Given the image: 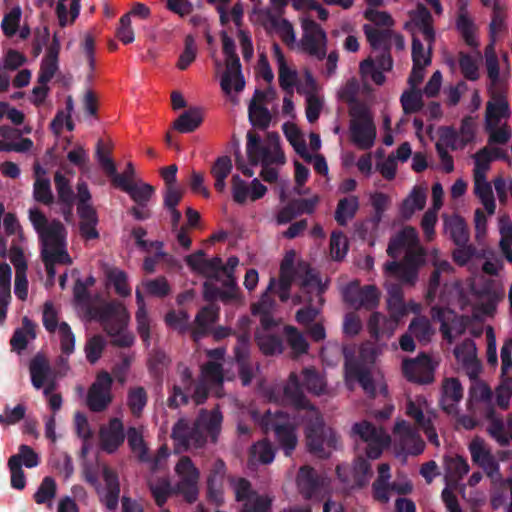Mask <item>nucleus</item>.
Masks as SVG:
<instances>
[{"label":"nucleus","instance_id":"5","mask_svg":"<svg viewBox=\"0 0 512 512\" xmlns=\"http://www.w3.org/2000/svg\"><path fill=\"white\" fill-rule=\"evenodd\" d=\"M301 376L302 383L300 384L296 373L292 372L289 375L288 382L284 387V394L287 401L294 406L308 408L309 404L302 393L301 386L313 394L321 395L326 392L327 384L324 376L312 367L303 369Z\"/></svg>","mask_w":512,"mask_h":512},{"label":"nucleus","instance_id":"13","mask_svg":"<svg viewBox=\"0 0 512 512\" xmlns=\"http://www.w3.org/2000/svg\"><path fill=\"white\" fill-rule=\"evenodd\" d=\"M230 485L235 498L243 503L241 512H268L272 497L269 494H258L251 489L249 481L244 478H231Z\"/></svg>","mask_w":512,"mask_h":512},{"label":"nucleus","instance_id":"4","mask_svg":"<svg viewBox=\"0 0 512 512\" xmlns=\"http://www.w3.org/2000/svg\"><path fill=\"white\" fill-rule=\"evenodd\" d=\"M223 52L225 55V70L222 73L220 86L224 93L234 103H238L237 94L245 87V79L241 71L239 58L235 53L234 41L226 31L221 32Z\"/></svg>","mask_w":512,"mask_h":512},{"label":"nucleus","instance_id":"22","mask_svg":"<svg viewBox=\"0 0 512 512\" xmlns=\"http://www.w3.org/2000/svg\"><path fill=\"white\" fill-rule=\"evenodd\" d=\"M204 298L209 301L221 300L223 303L243 304V296L236 279L225 278L223 289L216 287L212 282L206 281L203 285Z\"/></svg>","mask_w":512,"mask_h":512},{"label":"nucleus","instance_id":"60","mask_svg":"<svg viewBox=\"0 0 512 512\" xmlns=\"http://www.w3.org/2000/svg\"><path fill=\"white\" fill-rule=\"evenodd\" d=\"M127 442L133 453L137 454L141 462H150L148 448L146 447L143 436L135 427H130L127 431Z\"/></svg>","mask_w":512,"mask_h":512},{"label":"nucleus","instance_id":"8","mask_svg":"<svg viewBox=\"0 0 512 512\" xmlns=\"http://www.w3.org/2000/svg\"><path fill=\"white\" fill-rule=\"evenodd\" d=\"M247 155L253 165L262 163L263 165L284 164L285 156L279 145V136L277 134H268L264 143L253 133L247 134Z\"/></svg>","mask_w":512,"mask_h":512},{"label":"nucleus","instance_id":"50","mask_svg":"<svg viewBox=\"0 0 512 512\" xmlns=\"http://www.w3.org/2000/svg\"><path fill=\"white\" fill-rule=\"evenodd\" d=\"M498 149H488L487 147L479 150L474 156L473 178H486L490 169L491 161L498 157Z\"/></svg>","mask_w":512,"mask_h":512},{"label":"nucleus","instance_id":"34","mask_svg":"<svg viewBox=\"0 0 512 512\" xmlns=\"http://www.w3.org/2000/svg\"><path fill=\"white\" fill-rule=\"evenodd\" d=\"M399 321L392 316H385L379 312L371 314L367 327L370 334L376 338H390L397 329Z\"/></svg>","mask_w":512,"mask_h":512},{"label":"nucleus","instance_id":"48","mask_svg":"<svg viewBox=\"0 0 512 512\" xmlns=\"http://www.w3.org/2000/svg\"><path fill=\"white\" fill-rule=\"evenodd\" d=\"M300 286L304 292L310 294L311 296L307 299H302V296H297L294 299L296 304H299L303 301H312V296L320 298L321 293L323 292V287L320 280L318 279L316 273L311 269H307L305 271V275L301 277Z\"/></svg>","mask_w":512,"mask_h":512},{"label":"nucleus","instance_id":"21","mask_svg":"<svg viewBox=\"0 0 512 512\" xmlns=\"http://www.w3.org/2000/svg\"><path fill=\"white\" fill-rule=\"evenodd\" d=\"M255 14L261 26L266 29H273L289 47L294 48L298 46L299 42L296 40L295 30L288 20L275 16L271 12L260 11L259 9L255 10Z\"/></svg>","mask_w":512,"mask_h":512},{"label":"nucleus","instance_id":"28","mask_svg":"<svg viewBox=\"0 0 512 512\" xmlns=\"http://www.w3.org/2000/svg\"><path fill=\"white\" fill-rule=\"evenodd\" d=\"M272 53L278 69L280 87L288 94H293L294 87L300 77L297 70L288 63L278 44L273 45Z\"/></svg>","mask_w":512,"mask_h":512},{"label":"nucleus","instance_id":"18","mask_svg":"<svg viewBox=\"0 0 512 512\" xmlns=\"http://www.w3.org/2000/svg\"><path fill=\"white\" fill-rule=\"evenodd\" d=\"M409 20L404 27L411 32L412 38H422L425 42L435 41V31L430 12L422 4L408 13Z\"/></svg>","mask_w":512,"mask_h":512},{"label":"nucleus","instance_id":"19","mask_svg":"<svg viewBox=\"0 0 512 512\" xmlns=\"http://www.w3.org/2000/svg\"><path fill=\"white\" fill-rule=\"evenodd\" d=\"M343 297L356 309H373L379 304L380 292L373 285L360 287L358 282H351L344 288Z\"/></svg>","mask_w":512,"mask_h":512},{"label":"nucleus","instance_id":"45","mask_svg":"<svg viewBox=\"0 0 512 512\" xmlns=\"http://www.w3.org/2000/svg\"><path fill=\"white\" fill-rule=\"evenodd\" d=\"M103 478L106 485V493L104 496V504L107 509L115 510L118 506L120 485L117 474L109 469L104 468Z\"/></svg>","mask_w":512,"mask_h":512},{"label":"nucleus","instance_id":"2","mask_svg":"<svg viewBox=\"0 0 512 512\" xmlns=\"http://www.w3.org/2000/svg\"><path fill=\"white\" fill-rule=\"evenodd\" d=\"M387 253L392 258L404 254V260L401 263H387L386 273L402 282L413 284L417 268L424 262V252L419 244L417 231L413 227L403 228L391 239Z\"/></svg>","mask_w":512,"mask_h":512},{"label":"nucleus","instance_id":"54","mask_svg":"<svg viewBox=\"0 0 512 512\" xmlns=\"http://www.w3.org/2000/svg\"><path fill=\"white\" fill-rule=\"evenodd\" d=\"M408 330L417 341L423 344L428 343L434 335V329L429 319L425 317L414 318L409 324Z\"/></svg>","mask_w":512,"mask_h":512},{"label":"nucleus","instance_id":"47","mask_svg":"<svg viewBox=\"0 0 512 512\" xmlns=\"http://www.w3.org/2000/svg\"><path fill=\"white\" fill-rule=\"evenodd\" d=\"M474 193L480 199L482 205L489 215H493L496 210V203L491 184L486 178H473Z\"/></svg>","mask_w":512,"mask_h":512},{"label":"nucleus","instance_id":"15","mask_svg":"<svg viewBox=\"0 0 512 512\" xmlns=\"http://www.w3.org/2000/svg\"><path fill=\"white\" fill-rule=\"evenodd\" d=\"M209 3L215 4L217 11L220 15V21L222 25H226L230 21H233L236 27L240 28L243 17V7L241 3L233 5L230 11L225 9V6L230 0H207ZM238 39L242 49V54L245 60H250L253 56V46L250 35L242 30H238Z\"/></svg>","mask_w":512,"mask_h":512},{"label":"nucleus","instance_id":"14","mask_svg":"<svg viewBox=\"0 0 512 512\" xmlns=\"http://www.w3.org/2000/svg\"><path fill=\"white\" fill-rule=\"evenodd\" d=\"M175 474L178 478L176 485L177 491L182 494L188 502H195L199 494V469L189 457L183 456L175 465Z\"/></svg>","mask_w":512,"mask_h":512},{"label":"nucleus","instance_id":"62","mask_svg":"<svg viewBox=\"0 0 512 512\" xmlns=\"http://www.w3.org/2000/svg\"><path fill=\"white\" fill-rule=\"evenodd\" d=\"M197 53L198 48L195 38L192 35H187L184 40V49L179 55L176 67L181 71L186 70L195 61Z\"/></svg>","mask_w":512,"mask_h":512},{"label":"nucleus","instance_id":"61","mask_svg":"<svg viewBox=\"0 0 512 512\" xmlns=\"http://www.w3.org/2000/svg\"><path fill=\"white\" fill-rule=\"evenodd\" d=\"M54 182L58 194V201L65 204L70 211L75 195L70 186L69 180L60 172H56L54 175Z\"/></svg>","mask_w":512,"mask_h":512},{"label":"nucleus","instance_id":"12","mask_svg":"<svg viewBox=\"0 0 512 512\" xmlns=\"http://www.w3.org/2000/svg\"><path fill=\"white\" fill-rule=\"evenodd\" d=\"M354 436L361 439L365 444L366 454L370 459H377L384 448L391 442L390 436L381 428L363 420L352 426Z\"/></svg>","mask_w":512,"mask_h":512},{"label":"nucleus","instance_id":"6","mask_svg":"<svg viewBox=\"0 0 512 512\" xmlns=\"http://www.w3.org/2000/svg\"><path fill=\"white\" fill-rule=\"evenodd\" d=\"M307 413L306 438L310 452L320 458L330 456L338 441L335 432L324 426L318 411L311 408Z\"/></svg>","mask_w":512,"mask_h":512},{"label":"nucleus","instance_id":"36","mask_svg":"<svg viewBox=\"0 0 512 512\" xmlns=\"http://www.w3.org/2000/svg\"><path fill=\"white\" fill-rule=\"evenodd\" d=\"M225 471V463L222 460H216L207 477V496L217 505L223 502L222 480Z\"/></svg>","mask_w":512,"mask_h":512},{"label":"nucleus","instance_id":"25","mask_svg":"<svg viewBox=\"0 0 512 512\" xmlns=\"http://www.w3.org/2000/svg\"><path fill=\"white\" fill-rule=\"evenodd\" d=\"M454 355L458 364L471 378L478 377L481 371L480 361L477 357V349L472 340H465L454 349Z\"/></svg>","mask_w":512,"mask_h":512},{"label":"nucleus","instance_id":"29","mask_svg":"<svg viewBox=\"0 0 512 512\" xmlns=\"http://www.w3.org/2000/svg\"><path fill=\"white\" fill-rule=\"evenodd\" d=\"M101 449L108 454L114 453L124 442V426L120 419L112 418L107 427L99 431Z\"/></svg>","mask_w":512,"mask_h":512},{"label":"nucleus","instance_id":"33","mask_svg":"<svg viewBox=\"0 0 512 512\" xmlns=\"http://www.w3.org/2000/svg\"><path fill=\"white\" fill-rule=\"evenodd\" d=\"M458 14L456 20L457 30L460 32L465 42L470 46L478 44L476 39V25L468 10V0H458Z\"/></svg>","mask_w":512,"mask_h":512},{"label":"nucleus","instance_id":"23","mask_svg":"<svg viewBox=\"0 0 512 512\" xmlns=\"http://www.w3.org/2000/svg\"><path fill=\"white\" fill-rule=\"evenodd\" d=\"M188 266L196 273L211 280H221L222 259L214 257L207 259L203 251L199 250L186 257Z\"/></svg>","mask_w":512,"mask_h":512},{"label":"nucleus","instance_id":"38","mask_svg":"<svg viewBox=\"0 0 512 512\" xmlns=\"http://www.w3.org/2000/svg\"><path fill=\"white\" fill-rule=\"evenodd\" d=\"M248 356V336L241 335L239 337V344L235 348V357L239 364V373L242 384L245 386L250 384L254 376V370L255 368H258L257 366L249 363Z\"/></svg>","mask_w":512,"mask_h":512},{"label":"nucleus","instance_id":"11","mask_svg":"<svg viewBox=\"0 0 512 512\" xmlns=\"http://www.w3.org/2000/svg\"><path fill=\"white\" fill-rule=\"evenodd\" d=\"M302 37L298 46L310 56L322 60L327 54V35L325 31L314 20L309 17H302Z\"/></svg>","mask_w":512,"mask_h":512},{"label":"nucleus","instance_id":"63","mask_svg":"<svg viewBox=\"0 0 512 512\" xmlns=\"http://www.w3.org/2000/svg\"><path fill=\"white\" fill-rule=\"evenodd\" d=\"M500 249L508 262H512V223L508 218L502 217L500 219Z\"/></svg>","mask_w":512,"mask_h":512},{"label":"nucleus","instance_id":"10","mask_svg":"<svg viewBox=\"0 0 512 512\" xmlns=\"http://www.w3.org/2000/svg\"><path fill=\"white\" fill-rule=\"evenodd\" d=\"M261 424L266 431L275 432L280 447L286 456H290L298 442L295 427L290 419L282 413L268 411L263 415Z\"/></svg>","mask_w":512,"mask_h":512},{"label":"nucleus","instance_id":"31","mask_svg":"<svg viewBox=\"0 0 512 512\" xmlns=\"http://www.w3.org/2000/svg\"><path fill=\"white\" fill-rule=\"evenodd\" d=\"M468 449L472 461L482 467L489 476L498 473L499 466L483 439L475 437L469 443Z\"/></svg>","mask_w":512,"mask_h":512},{"label":"nucleus","instance_id":"40","mask_svg":"<svg viewBox=\"0 0 512 512\" xmlns=\"http://www.w3.org/2000/svg\"><path fill=\"white\" fill-rule=\"evenodd\" d=\"M266 98V94L261 91H255L253 98L249 104V119L252 125L265 128L269 125L271 115L267 108L264 107L263 103Z\"/></svg>","mask_w":512,"mask_h":512},{"label":"nucleus","instance_id":"51","mask_svg":"<svg viewBox=\"0 0 512 512\" xmlns=\"http://www.w3.org/2000/svg\"><path fill=\"white\" fill-rule=\"evenodd\" d=\"M202 114L197 109L183 112L173 124V128L180 133H190L196 130L202 123Z\"/></svg>","mask_w":512,"mask_h":512},{"label":"nucleus","instance_id":"52","mask_svg":"<svg viewBox=\"0 0 512 512\" xmlns=\"http://www.w3.org/2000/svg\"><path fill=\"white\" fill-rule=\"evenodd\" d=\"M183 196L181 186L166 187L164 195V205L168 209L173 227H176L181 219V213L176 209V205Z\"/></svg>","mask_w":512,"mask_h":512},{"label":"nucleus","instance_id":"64","mask_svg":"<svg viewBox=\"0 0 512 512\" xmlns=\"http://www.w3.org/2000/svg\"><path fill=\"white\" fill-rule=\"evenodd\" d=\"M123 191L128 193L130 197L138 204V205H146L148 200L150 199L152 193L154 192V187L149 184H137L134 183L132 185H126L123 182Z\"/></svg>","mask_w":512,"mask_h":512},{"label":"nucleus","instance_id":"27","mask_svg":"<svg viewBox=\"0 0 512 512\" xmlns=\"http://www.w3.org/2000/svg\"><path fill=\"white\" fill-rule=\"evenodd\" d=\"M345 362V383L349 389L354 388L355 382H359L364 391L370 395H374L375 386L370 375V371L362 365L350 360L349 353L344 350Z\"/></svg>","mask_w":512,"mask_h":512},{"label":"nucleus","instance_id":"56","mask_svg":"<svg viewBox=\"0 0 512 512\" xmlns=\"http://www.w3.org/2000/svg\"><path fill=\"white\" fill-rule=\"evenodd\" d=\"M232 170V162L228 156L219 157L211 169V174L215 178V188L223 192L226 188L225 179Z\"/></svg>","mask_w":512,"mask_h":512},{"label":"nucleus","instance_id":"42","mask_svg":"<svg viewBox=\"0 0 512 512\" xmlns=\"http://www.w3.org/2000/svg\"><path fill=\"white\" fill-rule=\"evenodd\" d=\"M444 230L456 245H465L469 241L467 224L459 215L444 217Z\"/></svg>","mask_w":512,"mask_h":512},{"label":"nucleus","instance_id":"16","mask_svg":"<svg viewBox=\"0 0 512 512\" xmlns=\"http://www.w3.org/2000/svg\"><path fill=\"white\" fill-rule=\"evenodd\" d=\"M396 456L419 455L425 444L418 432L405 420H398L393 429Z\"/></svg>","mask_w":512,"mask_h":512},{"label":"nucleus","instance_id":"32","mask_svg":"<svg viewBox=\"0 0 512 512\" xmlns=\"http://www.w3.org/2000/svg\"><path fill=\"white\" fill-rule=\"evenodd\" d=\"M463 398V387L457 378H446L442 383L440 405L448 414H456Z\"/></svg>","mask_w":512,"mask_h":512},{"label":"nucleus","instance_id":"59","mask_svg":"<svg viewBox=\"0 0 512 512\" xmlns=\"http://www.w3.org/2000/svg\"><path fill=\"white\" fill-rule=\"evenodd\" d=\"M136 303L138 306V310L136 312V320L138 324V332L141 338L144 341H147L149 338V321L148 315L145 308V302L143 297V291H141L140 287L136 288Z\"/></svg>","mask_w":512,"mask_h":512},{"label":"nucleus","instance_id":"49","mask_svg":"<svg viewBox=\"0 0 512 512\" xmlns=\"http://www.w3.org/2000/svg\"><path fill=\"white\" fill-rule=\"evenodd\" d=\"M426 203V190L421 187H415L408 197L403 201L401 214L405 218H410L416 211L422 210Z\"/></svg>","mask_w":512,"mask_h":512},{"label":"nucleus","instance_id":"39","mask_svg":"<svg viewBox=\"0 0 512 512\" xmlns=\"http://www.w3.org/2000/svg\"><path fill=\"white\" fill-rule=\"evenodd\" d=\"M510 116L509 104L501 95L494 94L492 99L487 102L485 112V126L502 124V119Z\"/></svg>","mask_w":512,"mask_h":512},{"label":"nucleus","instance_id":"20","mask_svg":"<svg viewBox=\"0 0 512 512\" xmlns=\"http://www.w3.org/2000/svg\"><path fill=\"white\" fill-rule=\"evenodd\" d=\"M112 378L108 372L98 374L96 381L91 385L87 394V405L93 412H101L111 402Z\"/></svg>","mask_w":512,"mask_h":512},{"label":"nucleus","instance_id":"3","mask_svg":"<svg viewBox=\"0 0 512 512\" xmlns=\"http://www.w3.org/2000/svg\"><path fill=\"white\" fill-rule=\"evenodd\" d=\"M222 415L217 410H201L194 426L190 428L184 419H180L173 427L172 437L183 449H199L204 447L207 438L204 432L216 441L220 432Z\"/></svg>","mask_w":512,"mask_h":512},{"label":"nucleus","instance_id":"1","mask_svg":"<svg viewBox=\"0 0 512 512\" xmlns=\"http://www.w3.org/2000/svg\"><path fill=\"white\" fill-rule=\"evenodd\" d=\"M73 296L76 304L85 308L86 316L90 320L98 321L113 338L111 343L114 346L126 348L133 344V335L126 332L129 315L122 303L110 301L99 306L92 305L87 284L79 278L74 283Z\"/></svg>","mask_w":512,"mask_h":512},{"label":"nucleus","instance_id":"46","mask_svg":"<svg viewBox=\"0 0 512 512\" xmlns=\"http://www.w3.org/2000/svg\"><path fill=\"white\" fill-rule=\"evenodd\" d=\"M219 309L216 306H208L203 308L196 316V328L193 331L195 341L199 340L206 334L207 330L214 324L218 318Z\"/></svg>","mask_w":512,"mask_h":512},{"label":"nucleus","instance_id":"44","mask_svg":"<svg viewBox=\"0 0 512 512\" xmlns=\"http://www.w3.org/2000/svg\"><path fill=\"white\" fill-rule=\"evenodd\" d=\"M274 285L275 279L271 278L269 285L266 291L261 295L260 300L252 306V313L261 316L260 320L265 329L272 325L270 313L273 310L274 301L269 296V292L273 289Z\"/></svg>","mask_w":512,"mask_h":512},{"label":"nucleus","instance_id":"17","mask_svg":"<svg viewBox=\"0 0 512 512\" xmlns=\"http://www.w3.org/2000/svg\"><path fill=\"white\" fill-rule=\"evenodd\" d=\"M406 414L416 421L431 443L435 446L440 445L438 435L433 426L436 414L430 409L425 397L417 396L415 399H408Z\"/></svg>","mask_w":512,"mask_h":512},{"label":"nucleus","instance_id":"9","mask_svg":"<svg viewBox=\"0 0 512 512\" xmlns=\"http://www.w3.org/2000/svg\"><path fill=\"white\" fill-rule=\"evenodd\" d=\"M29 220L38 233L43 248L66 243L67 231L60 220L53 219L49 222L45 214L38 208L29 210Z\"/></svg>","mask_w":512,"mask_h":512},{"label":"nucleus","instance_id":"35","mask_svg":"<svg viewBox=\"0 0 512 512\" xmlns=\"http://www.w3.org/2000/svg\"><path fill=\"white\" fill-rule=\"evenodd\" d=\"M29 372L32 386L35 389L44 387L45 382L54 375L49 360L42 353H37L29 362Z\"/></svg>","mask_w":512,"mask_h":512},{"label":"nucleus","instance_id":"55","mask_svg":"<svg viewBox=\"0 0 512 512\" xmlns=\"http://www.w3.org/2000/svg\"><path fill=\"white\" fill-rule=\"evenodd\" d=\"M275 453L271 444L267 441H260L251 448L249 464L252 466L258 464H269L274 460Z\"/></svg>","mask_w":512,"mask_h":512},{"label":"nucleus","instance_id":"58","mask_svg":"<svg viewBox=\"0 0 512 512\" xmlns=\"http://www.w3.org/2000/svg\"><path fill=\"white\" fill-rule=\"evenodd\" d=\"M422 94L420 90L415 88H408L402 93L400 103L405 114H413L423 108Z\"/></svg>","mask_w":512,"mask_h":512},{"label":"nucleus","instance_id":"53","mask_svg":"<svg viewBox=\"0 0 512 512\" xmlns=\"http://www.w3.org/2000/svg\"><path fill=\"white\" fill-rule=\"evenodd\" d=\"M388 294L387 309L390 316L400 322V320L408 314V308L403 301L402 292L400 288L392 286L388 288Z\"/></svg>","mask_w":512,"mask_h":512},{"label":"nucleus","instance_id":"43","mask_svg":"<svg viewBox=\"0 0 512 512\" xmlns=\"http://www.w3.org/2000/svg\"><path fill=\"white\" fill-rule=\"evenodd\" d=\"M35 328L36 325L32 320L27 316L23 317L22 327L17 328L10 339L12 350L17 351L18 353L25 350L29 340H33L36 337Z\"/></svg>","mask_w":512,"mask_h":512},{"label":"nucleus","instance_id":"7","mask_svg":"<svg viewBox=\"0 0 512 512\" xmlns=\"http://www.w3.org/2000/svg\"><path fill=\"white\" fill-rule=\"evenodd\" d=\"M349 115L352 142L363 150L371 148L376 139V127L370 110L363 104H354Z\"/></svg>","mask_w":512,"mask_h":512},{"label":"nucleus","instance_id":"37","mask_svg":"<svg viewBox=\"0 0 512 512\" xmlns=\"http://www.w3.org/2000/svg\"><path fill=\"white\" fill-rule=\"evenodd\" d=\"M502 296L503 291L499 288H490L478 293L477 302L474 305V316L483 318L492 315Z\"/></svg>","mask_w":512,"mask_h":512},{"label":"nucleus","instance_id":"30","mask_svg":"<svg viewBox=\"0 0 512 512\" xmlns=\"http://www.w3.org/2000/svg\"><path fill=\"white\" fill-rule=\"evenodd\" d=\"M223 381L222 368L216 362H209L202 368L201 381L196 386L193 400L197 405L202 404L207 398V386L220 385Z\"/></svg>","mask_w":512,"mask_h":512},{"label":"nucleus","instance_id":"24","mask_svg":"<svg viewBox=\"0 0 512 512\" xmlns=\"http://www.w3.org/2000/svg\"><path fill=\"white\" fill-rule=\"evenodd\" d=\"M402 370L404 376L412 382L430 383L433 380V365L426 355H419L415 359L403 361Z\"/></svg>","mask_w":512,"mask_h":512},{"label":"nucleus","instance_id":"41","mask_svg":"<svg viewBox=\"0 0 512 512\" xmlns=\"http://www.w3.org/2000/svg\"><path fill=\"white\" fill-rule=\"evenodd\" d=\"M444 469L447 485L455 487L469 472V464L467 460L461 456L445 457Z\"/></svg>","mask_w":512,"mask_h":512},{"label":"nucleus","instance_id":"26","mask_svg":"<svg viewBox=\"0 0 512 512\" xmlns=\"http://www.w3.org/2000/svg\"><path fill=\"white\" fill-rule=\"evenodd\" d=\"M298 491L306 499L317 497L326 485V479L319 476L311 467L303 466L296 477Z\"/></svg>","mask_w":512,"mask_h":512},{"label":"nucleus","instance_id":"57","mask_svg":"<svg viewBox=\"0 0 512 512\" xmlns=\"http://www.w3.org/2000/svg\"><path fill=\"white\" fill-rule=\"evenodd\" d=\"M359 202L356 196L341 199L335 211V219L340 225H345L354 217L358 210Z\"/></svg>","mask_w":512,"mask_h":512}]
</instances>
